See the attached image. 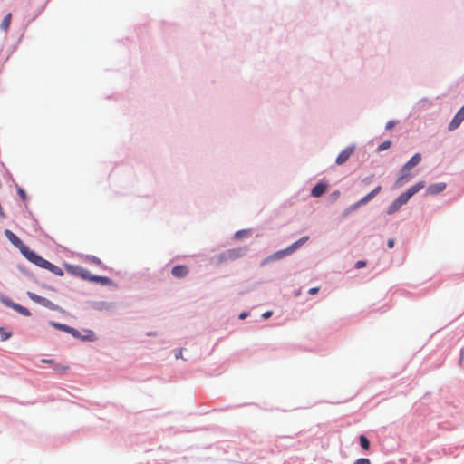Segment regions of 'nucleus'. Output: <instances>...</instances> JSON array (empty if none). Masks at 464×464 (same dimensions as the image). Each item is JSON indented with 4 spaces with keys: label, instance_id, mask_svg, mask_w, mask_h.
<instances>
[{
    "label": "nucleus",
    "instance_id": "f257e3e1",
    "mask_svg": "<svg viewBox=\"0 0 464 464\" xmlns=\"http://www.w3.org/2000/svg\"><path fill=\"white\" fill-rule=\"evenodd\" d=\"M247 251V247H237L228 249L217 256L218 263L232 262L243 257Z\"/></svg>",
    "mask_w": 464,
    "mask_h": 464
},
{
    "label": "nucleus",
    "instance_id": "f03ea898",
    "mask_svg": "<svg viewBox=\"0 0 464 464\" xmlns=\"http://www.w3.org/2000/svg\"><path fill=\"white\" fill-rule=\"evenodd\" d=\"M424 186H425V182L424 181H420V182L416 183L415 185H413L412 187L408 188L407 191H405L401 195H400V197L396 199V201L399 204H401V206H403L404 204H406L408 202V200L414 194H416L418 191L424 188Z\"/></svg>",
    "mask_w": 464,
    "mask_h": 464
},
{
    "label": "nucleus",
    "instance_id": "7ed1b4c3",
    "mask_svg": "<svg viewBox=\"0 0 464 464\" xmlns=\"http://www.w3.org/2000/svg\"><path fill=\"white\" fill-rule=\"evenodd\" d=\"M27 296L34 303L44 306V307H46L50 310H53V311H56L59 309V306L54 304L52 301L48 300L47 298L45 297H43L41 295H38L33 292H30L28 291L27 292Z\"/></svg>",
    "mask_w": 464,
    "mask_h": 464
},
{
    "label": "nucleus",
    "instance_id": "20e7f679",
    "mask_svg": "<svg viewBox=\"0 0 464 464\" xmlns=\"http://www.w3.org/2000/svg\"><path fill=\"white\" fill-rule=\"evenodd\" d=\"M30 262L36 265L39 267L44 268L47 264V260H45L41 256L37 255L34 251L31 250L27 247L25 250H23L22 253Z\"/></svg>",
    "mask_w": 464,
    "mask_h": 464
},
{
    "label": "nucleus",
    "instance_id": "39448f33",
    "mask_svg": "<svg viewBox=\"0 0 464 464\" xmlns=\"http://www.w3.org/2000/svg\"><path fill=\"white\" fill-rule=\"evenodd\" d=\"M291 254H293V252L290 251V247L288 246L285 249L279 250V251H277V252L268 256L266 258H265L261 262V266H266L269 262H273V261H276V260L282 259V258H284L286 256L291 255Z\"/></svg>",
    "mask_w": 464,
    "mask_h": 464
},
{
    "label": "nucleus",
    "instance_id": "423d86ee",
    "mask_svg": "<svg viewBox=\"0 0 464 464\" xmlns=\"http://www.w3.org/2000/svg\"><path fill=\"white\" fill-rule=\"evenodd\" d=\"M5 235L6 236V237L8 238V240L14 246H16L20 251L21 253H23V250H25L28 246H25L23 241L15 235L14 234L11 230L9 229H5Z\"/></svg>",
    "mask_w": 464,
    "mask_h": 464
},
{
    "label": "nucleus",
    "instance_id": "0eeeda50",
    "mask_svg": "<svg viewBox=\"0 0 464 464\" xmlns=\"http://www.w3.org/2000/svg\"><path fill=\"white\" fill-rule=\"evenodd\" d=\"M354 150H355L354 145H350V146L346 147L344 150H343L336 158V160H335L336 164L337 165L344 164L349 160L351 155L353 153Z\"/></svg>",
    "mask_w": 464,
    "mask_h": 464
},
{
    "label": "nucleus",
    "instance_id": "6e6552de",
    "mask_svg": "<svg viewBox=\"0 0 464 464\" xmlns=\"http://www.w3.org/2000/svg\"><path fill=\"white\" fill-rule=\"evenodd\" d=\"M464 121V105L459 110L456 115L453 117L449 124V130H453L457 129L460 123Z\"/></svg>",
    "mask_w": 464,
    "mask_h": 464
},
{
    "label": "nucleus",
    "instance_id": "1a4fd4ad",
    "mask_svg": "<svg viewBox=\"0 0 464 464\" xmlns=\"http://www.w3.org/2000/svg\"><path fill=\"white\" fill-rule=\"evenodd\" d=\"M171 274L174 277L183 278L188 274V268L185 265L175 266L171 270Z\"/></svg>",
    "mask_w": 464,
    "mask_h": 464
},
{
    "label": "nucleus",
    "instance_id": "9d476101",
    "mask_svg": "<svg viewBox=\"0 0 464 464\" xmlns=\"http://www.w3.org/2000/svg\"><path fill=\"white\" fill-rule=\"evenodd\" d=\"M421 160L420 153L414 154L409 161L403 165V171H410L413 167L417 166Z\"/></svg>",
    "mask_w": 464,
    "mask_h": 464
},
{
    "label": "nucleus",
    "instance_id": "9b49d317",
    "mask_svg": "<svg viewBox=\"0 0 464 464\" xmlns=\"http://www.w3.org/2000/svg\"><path fill=\"white\" fill-rule=\"evenodd\" d=\"M327 190V185L325 183H317L311 190V196L319 198L324 195Z\"/></svg>",
    "mask_w": 464,
    "mask_h": 464
},
{
    "label": "nucleus",
    "instance_id": "f8f14e48",
    "mask_svg": "<svg viewBox=\"0 0 464 464\" xmlns=\"http://www.w3.org/2000/svg\"><path fill=\"white\" fill-rule=\"evenodd\" d=\"M446 188L445 183H435L431 184L427 188V193L430 195H437L442 192Z\"/></svg>",
    "mask_w": 464,
    "mask_h": 464
},
{
    "label": "nucleus",
    "instance_id": "ddd939ff",
    "mask_svg": "<svg viewBox=\"0 0 464 464\" xmlns=\"http://www.w3.org/2000/svg\"><path fill=\"white\" fill-rule=\"evenodd\" d=\"M410 171H403V167L401 168V171H400V175L396 180V186L397 187H401L402 186L404 183H406L407 181H409L411 179V175L409 174Z\"/></svg>",
    "mask_w": 464,
    "mask_h": 464
},
{
    "label": "nucleus",
    "instance_id": "4468645a",
    "mask_svg": "<svg viewBox=\"0 0 464 464\" xmlns=\"http://www.w3.org/2000/svg\"><path fill=\"white\" fill-rule=\"evenodd\" d=\"M382 189L381 186H377L374 189H372L371 192H369L367 195H365L363 198L360 199V203L362 205H365L369 201H371Z\"/></svg>",
    "mask_w": 464,
    "mask_h": 464
},
{
    "label": "nucleus",
    "instance_id": "2eb2a0df",
    "mask_svg": "<svg viewBox=\"0 0 464 464\" xmlns=\"http://www.w3.org/2000/svg\"><path fill=\"white\" fill-rule=\"evenodd\" d=\"M9 305V304H7ZM10 306L15 310L16 312H18L19 314L24 315V316H30L31 315V312L26 308V307H24L18 304H14V303H11L10 304Z\"/></svg>",
    "mask_w": 464,
    "mask_h": 464
},
{
    "label": "nucleus",
    "instance_id": "dca6fc26",
    "mask_svg": "<svg viewBox=\"0 0 464 464\" xmlns=\"http://www.w3.org/2000/svg\"><path fill=\"white\" fill-rule=\"evenodd\" d=\"M309 239L308 237H303L297 241L294 242L292 245L289 246L290 251L293 253L296 251L301 246H303L307 240Z\"/></svg>",
    "mask_w": 464,
    "mask_h": 464
},
{
    "label": "nucleus",
    "instance_id": "f3484780",
    "mask_svg": "<svg viewBox=\"0 0 464 464\" xmlns=\"http://www.w3.org/2000/svg\"><path fill=\"white\" fill-rule=\"evenodd\" d=\"M309 239L308 237H303L297 241L294 242L292 245L289 246L290 251L293 253L296 251L301 246H303L307 240Z\"/></svg>",
    "mask_w": 464,
    "mask_h": 464
},
{
    "label": "nucleus",
    "instance_id": "a211bd4d",
    "mask_svg": "<svg viewBox=\"0 0 464 464\" xmlns=\"http://www.w3.org/2000/svg\"><path fill=\"white\" fill-rule=\"evenodd\" d=\"M44 268L49 270V271H51L52 273H53L56 276H61L63 275V270L60 267H58L57 266L50 263L49 261L47 262L46 266H44Z\"/></svg>",
    "mask_w": 464,
    "mask_h": 464
},
{
    "label": "nucleus",
    "instance_id": "6ab92c4d",
    "mask_svg": "<svg viewBox=\"0 0 464 464\" xmlns=\"http://www.w3.org/2000/svg\"><path fill=\"white\" fill-rule=\"evenodd\" d=\"M11 18H12V14L11 13H8L3 19L2 23H1V28L4 30V31H7L9 29V26H10V24H11Z\"/></svg>",
    "mask_w": 464,
    "mask_h": 464
},
{
    "label": "nucleus",
    "instance_id": "aec40b11",
    "mask_svg": "<svg viewBox=\"0 0 464 464\" xmlns=\"http://www.w3.org/2000/svg\"><path fill=\"white\" fill-rule=\"evenodd\" d=\"M90 280L95 283H100L102 285H107L110 282L108 277L101 276H92L90 277Z\"/></svg>",
    "mask_w": 464,
    "mask_h": 464
},
{
    "label": "nucleus",
    "instance_id": "412c9836",
    "mask_svg": "<svg viewBox=\"0 0 464 464\" xmlns=\"http://www.w3.org/2000/svg\"><path fill=\"white\" fill-rule=\"evenodd\" d=\"M401 208V204H399L396 199L390 205L387 209V213L389 215H392L397 212Z\"/></svg>",
    "mask_w": 464,
    "mask_h": 464
},
{
    "label": "nucleus",
    "instance_id": "4be33fe9",
    "mask_svg": "<svg viewBox=\"0 0 464 464\" xmlns=\"http://www.w3.org/2000/svg\"><path fill=\"white\" fill-rule=\"evenodd\" d=\"M50 325H52L55 329L61 330L65 333H67L70 328V326H68L66 324L56 323V322H50Z\"/></svg>",
    "mask_w": 464,
    "mask_h": 464
},
{
    "label": "nucleus",
    "instance_id": "5701e85b",
    "mask_svg": "<svg viewBox=\"0 0 464 464\" xmlns=\"http://www.w3.org/2000/svg\"><path fill=\"white\" fill-rule=\"evenodd\" d=\"M360 444L365 450H368L370 448V441L364 435L360 436Z\"/></svg>",
    "mask_w": 464,
    "mask_h": 464
},
{
    "label": "nucleus",
    "instance_id": "b1692460",
    "mask_svg": "<svg viewBox=\"0 0 464 464\" xmlns=\"http://www.w3.org/2000/svg\"><path fill=\"white\" fill-rule=\"evenodd\" d=\"M11 335L12 334L10 332H6L3 327H0V338L2 341H6Z\"/></svg>",
    "mask_w": 464,
    "mask_h": 464
},
{
    "label": "nucleus",
    "instance_id": "393cba45",
    "mask_svg": "<svg viewBox=\"0 0 464 464\" xmlns=\"http://www.w3.org/2000/svg\"><path fill=\"white\" fill-rule=\"evenodd\" d=\"M360 206H362V203H360V200L355 202L354 204L351 205L346 210L345 215H348L349 213L356 210Z\"/></svg>",
    "mask_w": 464,
    "mask_h": 464
},
{
    "label": "nucleus",
    "instance_id": "a878e982",
    "mask_svg": "<svg viewBox=\"0 0 464 464\" xmlns=\"http://www.w3.org/2000/svg\"><path fill=\"white\" fill-rule=\"evenodd\" d=\"M391 146H392V141L386 140L379 145L378 150L380 151H382V150L389 149Z\"/></svg>",
    "mask_w": 464,
    "mask_h": 464
},
{
    "label": "nucleus",
    "instance_id": "bb28decb",
    "mask_svg": "<svg viewBox=\"0 0 464 464\" xmlns=\"http://www.w3.org/2000/svg\"><path fill=\"white\" fill-rule=\"evenodd\" d=\"M69 369L67 365L63 364H55L53 365V370L59 372H64Z\"/></svg>",
    "mask_w": 464,
    "mask_h": 464
},
{
    "label": "nucleus",
    "instance_id": "cd10ccee",
    "mask_svg": "<svg viewBox=\"0 0 464 464\" xmlns=\"http://www.w3.org/2000/svg\"><path fill=\"white\" fill-rule=\"evenodd\" d=\"M80 276L83 279H89L90 280V277L92 276L90 275V272L87 270V269H83V268H81L80 270V273H79Z\"/></svg>",
    "mask_w": 464,
    "mask_h": 464
},
{
    "label": "nucleus",
    "instance_id": "c85d7f7f",
    "mask_svg": "<svg viewBox=\"0 0 464 464\" xmlns=\"http://www.w3.org/2000/svg\"><path fill=\"white\" fill-rule=\"evenodd\" d=\"M67 333L72 334L73 337H80V333L72 327H70Z\"/></svg>",
    "mask_w": 464,
    "mask_h": 464
},
{
    "label": "nucleus",
    "instance_id": "c756f323",
    "mask_svg": "<svg viewBox=\"0 0 464 464\" xmlns=\"http://www.w3.org/2000/svg\"><path fill=\"white\" fill-rule=\"evenodd\" d=\"M354 464H371V462L368 459L362 458V459H357L354 462Z\"/></svg>",
    "mask_w": 464,
    "mask_h": 464
},
{
    "label": "nucleus",
    "instance_id": "7c9ffc66",
    "mask_svg": "<svg viewBox=\"0 0 464 464\" xmlns=\"http://www.w3.org/2000/svg\"><path fill=\"white\" fill-rule=\"evenodd\" d=\"M365 266H366V262L362 261V260L357 261L355 264L356 268H362V267H364Z\"/></svg>",
    "mask_w": 464,
    "mask_h": 464
},
{
    "label": "nucleus",
    "instance_id": "2f4dec72",
    "mask_svg": "<svg viewBox=\"0 0 464 464\" xmlns=\"http://www.w3.org/2000/svg\"><path fill=\"white\" fill-rule=\"evenodd\" d=\"M395 126V121H390L386 123V130H392Z\"/></svg>",
    "mask_w": 464,
    "mask_h": 464
},
{
    "label": "nucleus",
    "instance_id": "473e14b6",
    "mask_svg": "<svg viewBox=\"0 0 464 464\" xmlns=\"http://www.w3.org/2000/svg\"><path fill=\"white\" fill-rule=\"evenodd\" d=\"M18 194H19V196L22 198V199H23V200H25V199H26V194H25V192H24V189L19 188V189H18Z\"/></svg>",
    "mask_w": 464,
    "mask_h": 464
},
{
    "label": "nucleus",
    "instance_id": "72a5a7b5",
    "mask_svg": "<svg viewBox=\"0 0 464 464\" xmlns=\"http://www.w3.org/2000/svg\"><path fill=\"white\" fill-rule=\"evenodd\" d=\"M319 289H320L319 287H312V288H310V289L308 290V294H310V295H315V294H317V293H318Z\"/></svg>",
    "mask_w": 464,
    "mask_h": 464
},
{
    "label": "nucleus",
    "instance_id": "f704fd0d",
    "mask_svg": "<svg viewBox=\"0 0 464 464\" xmlns=\"http://www.w3.org/2000/svg\"><path fill=\"white\" fill-rule=\"evenodd\" d=\"M43 363L54 364V361L53 359H43L41 361Z\"/></svg>",
    "mask_w": 464,
    "mask_h": 464
},
{
    "label": "nucleus",
    "instance_id": "c9c22d12",
    "mask_svg": "<svg viewBox=\"0 0 464 464\" xmlns=\"http://www.w3.org/2000/svg\"><path fill=\"white\" fill-rule=\"evenodd\" d=\"M340 196V192L339 191H334V193L331 194V197L334 200L337 199Z\"/></svg>",
    "mask_w": 464,
    "mask_h": 464
},
{
    "label": "nucleus",
    "instance_id": "e433bc0d",
    "mask_svg": "<svg viewBox=\"0 0 464 464\" xmlns=\"http://www.w3.org/2000/svg\"><path fill=\"white\" fill-rule=\"evenodd\" d=\"M387 246L389 248H392L394 246V239L390 238L387 242Z\"/></svg>",
    "mask_w": 464,
    "mask_h": 464
},
{
    "label": "nucleus",
    "instance_id": "4c0bfd02",
    "mask_svg": "<svg viewBox=\"0 0 464 464\" xmlns=\"http://www.w3.org/2000/svg\"><path fill=\"white\" fill-rule=\"evenodd\" d=\"M90 259L92 260V263L101 264V260L95 256H92Z\"/></svg>",
    "mask_w": 464,
    "mask_h": 464
},
{
    "label": "nucleus",
    "instance_id": "58836bf2",
    "mask_svg": "<svg viewBox=\"0 0 464 464\" xmlns=\"http://www.w3.org/2000/svg\"><path fill=\"white\" fill-rule=\"evenodd\" d=\"M245 233H246V231H237V232L235 234V237H236L237 238H239V237H243V234H245Z\"/></svg>",
    "mask_w": 464,
    "mask_h": 464
},
{
    "label": "nucleus",
    "instance_id": "ea45409f",
    "mask_svg": "<svg viewBox=\"0 0 464 464\" xmlns=\"http://www.w3.org/2000/svg\"><path fill=\"white\" fill-rule=\"evenodd\" d=\"M176 359L182 358V349L179 350L175 354Z\"/></svg>",
    "mask_w": 464,
    "mask_h": 464
},
{
    "label": "nucleus",
    "instance_id": "a19ab883",
    "mask_svg": "<svg viewBox=\"0 0 464 464\" xmlns=\"http://www.w3.org/2000/svg\"><path fill=\"white\" fill-rule=\"evenodd\" d=\"M271 315H272V312H270V311L266 312V313H264V314H263V317H264L265 319L269 318Z\"/></svg>",
    "mask_w": 464,
    "mask_h": 464
},
{
    "label": "nucleus",
    "instance_id": "79ce46f5",
    "mask_svg": "<svg viewBox=\"0 0 464 464\" xmlns=\"http://www.w3.org/2000/svg\"><path fill=\"white\" fill-rule=\"evenodd\" d=\"M247 316V314L246 313H242L240 315H239V318L240 319H244Z\"/></svg>",
    "mask_w": 464,
    "mask_h": 464
}]
</instances>
